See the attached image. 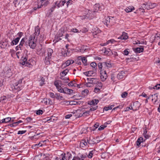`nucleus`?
I'll return each mask as SVG.
<instances>
[{"label": "nucleus", "instance_id": "de8ad7c7", "mask_svg": "<svg viewBox=\"0 0 160 160\" xmlns=\"http://www.w3.org/2000/svg\"><path fill=\"white\" fill-rule=\"evenodd\" d=\"M87 156L88 155L83 154L81 155L79 157L80 158L81 160H84Z\"/></svg>", "mask_w": 160, "mask_h": 160}, {"label": "nucleus", "instance_id": "c9c22d12", "mask_svg": "<svg viewBox=\"0 0 160 160\" xmlns=\"http://www.w3.org/2000/svg\"><path fill=\"white\" fill-rule=\"evenodd\" d=\"M68 71H69V70L68 69H66L65 70L63 71L62 72L60 73V75L61 76H62V75H63V76H64L67 74V73H68Z\"/></svg>", "mask_w": 160, "mask_h": 160}, {"label": "nucleus", "instance_id": "9b49d317", "mask_svg": "<svg viewBox=\"0 0 160 160\" xmlns=\"http://www.w3.org/2000/svg\"><path fill=\"white\" fill-rule=\"evenodd\" d=\"M4 72V75L6 77H9L12 75L11 69L8 67L5 68Z\"/></svg>", "mask_w": 160, "mask_h": 160}, {"label": "nucleus", "instance_id": "412c9836", "mask_svg": "<svg viewBox=\"0 0 160 160\" xmlns=\"http://www.w3.org/2000/svg\"><path fill=\"white\" fill-rule=\"evenodd\" d=\"M60 78L62 80V82L63 83H67L68 82V81H69V79L68 78L65 77L63 76V75L61 76Z\"/></svg>", "mask_w": 160, "mask_h": 160}, {"label": "nucleus", "instance_id": "864d4df0", "mask_svg": "<svg viewBox=\"0 0 160 160\" xmlns=\"http://www.w3.org/2000/svg\"><path fill=\"white\" fill-rule=\"evenodd\" d=\"M49 95L50 97L52 98H55V94H54L53 93L50 92H49Z\"/></svg>", "mask_w": 160, "mask_h": 160}, {"label": "nucleus", "instance_id": "4c0bfd02", "mask_svg": "<svg viewBox=\"0 0 160 160\" xmlns=\"http://www.w3.org/2000/svg\"><path fill=\"white\" fill-rule=\"evenodd\" d=\"M19 1L18 0H15L14 2L15 6L16 7H19Z\"/></svg>", "mask_w": 160, "mask_h": 160}, {"label": "nucleus", "instance_id": "13d9d810", "mask_svg": "<svg viewBox=\"0 0 160 160\" xmlns=\"http://www.w3.org/2000/svg\"><path fill=\"white\" fill-rule=\"evenodd\" d=\"M93 151H90L88 155V157L89 158H91L92 157V155H93Z\"/></svg>", "mask_w": 160, "mask_h": 160}, {"label": "nucleus", "instance_id": "e433bc0d", "mask_svg": "<svg viewBox=\"0 0 160 160\" xmlns=\"http://www.w3.org/2000/svg\"><path fill=\"white\" fill-rule=\"evenodd\" d=\"M69 46V45L68 44H67L66 45V49H67V51L66 53H65L63 54V55L64 57L68 56L69 55V52H68V48Z\"/></svg>", "mask_w": 160, "mask_h": 160}, {"label": "nucleus", "instance_id": "69168bd1", "mask_svg": "<svg viewBox=\"0 0 160 160\" xmlns=\"http://www.w3.org/2000/svg\"><path fill=\"white\" fill-rule=\"evenodd\" d=\"M65 155L66 154L65 153H62L61 154V156L62 157V160H65L66 159Z\"/></svg>", "mask_w": 160, "mask_h": 160}, {"label": "nucleus", "instance_id": "4468645a", "mask_svg": "<svg viewBox=\"0 0 160 160\" xmlns=\"http://www.w3.org/2000/svg\"><path fill=\"white\" fill-rule=\"evenodd\" d=\"M88 82L91 84H96L98 82V79L95 78H88Z\"/></svg>", "mask_w": 160, "mask_h": 160}, {"label": "nucleus", "instance_id": "8fccbe9b", "mask_svg": "<svg viewBox=\"0 0 160 160\" xmlns=\"http://www.w3.org/2000/svg\"><path fill=\"white\" fill-rule=\"evenodd\" d=\"M112 109L111 107L110 106H108L107 107H104L103 109L105 111H108L109 110H110Z\"/></svg>", "mask_w": 160, "mask_h": 160}, {"label": "nucleus", "instance_id": "5fc2aeb1", "mask_svg": "<svg viewBox=\"0 0 160 160\" xmlns=\"http://www.w3.org/2000/svg\"><path fill=\"white\" fill-rule=\"evenodd\" d=\"M100 88L96 87L95 88L94 91L95 93L98 92L100 91Z\"/></svg>", "mask_w": 160, "mask_h": 160}, {"label": "nucleus", "instance_id": "0eeeda50", "mask_svg": "<svg viewBox=\"0 0 160 160\" xmlns=\"http://www.w3.org/2000/svg\"><path fill=\"white\" fill-rule=\"evenodd\" d=\"M53 53V51L52 49L48 48L47 50L48 56H46L45 61V62L46 64L48 65L50 64V59L51 58L52 55Z\"/></svg>", "mask_w": 160, "mask_h": 160}, {"label": "nucleus", "instance_id": "39448f33", "mask_svg": "<svg viewBox=\"0 0 160 160\" xmlns=\"http://www.w3.org/2000/svg\"><path fill=\"white\" fill-rule=\"evenodd\" d=\"M115 19L113 17H107L105 18L104 20L103 21V22L108 27L110 28L115 23Z\"/></svg>", "mask_w": 160, "mask_h": 160}, {"label": "nucleus", "instance_id": "c03bdc74", "mask_svg": "<svg viewBox=\"0 0 160 160\" xmlns=\"http://www.w3.org/2000/svg\"><path fill=\"white\" fill-rule=\"evenodd\" d=\"M156 4L153 3H149V7H150V9H152L154 8L156 6Z\"/></svg>", "mask_w": 160, "mask_h": 160}, {"label": "nucleus", "instance_id": "c85d7f7f", "mask_svg": "<svg viewBox=\"0 0 160 160\" xmlns=\"http://www.w3.org/2000/svg\"><path fill=\"white\" fill-rule=\"evenodd\" d=\"M134 9V7L131 6H129L126 8V9H125V10L127 12H131L132 10H133Z\"/></svg>", "mask_w": 160, "mask_h": 160}, {"label": "nucleus", "instance_id": "a18cd8bd", "mask_svg": "<svg viewBox=\"0 0 160 160\" xmlns=\"http://www.w3.org/2000/svg\"><path fill=\"white\" fill-rule=\"evenodd\" d=\"M128 95V93L126 92H123L121 94V97L122 98H125Z\"/></svg>", "mask_w": 160, "mask_h": 160}, {"label": "nucleus", "instance_id": "603ef678", "mask_svg": "<svg viewBox=\"0 0 160 160\" xmlns=\"http://www.w3.org/2000/svg\"><path fill=\"white\" fill-rule=\"evenodd\" d=\"M98 107V106H97L92 107V108H90V111H94V110L97 109Z\"/></svg>", "mask_w": 160, "mask_h": 160}, {"label": "nucleus", "instance_id": "4be33fe9", "mask_svg": "<svg viewBox=\"0 0 160 160\" xmlns=\"http://www.w3.org/2000/svg\"><path fill=\"white\" fill-rule=\"evenodd\" d=\"M133 51L136 53H140L142 52L143 51V48H133Z\"/></svg>", "mask_w": 160, "mask_h": 160}, {"label": "nucleus", "instance_id": "393cba45", "mask_svg": "<svg viewBox=\"0 0 160 160\" xmlns=\"http://www.w3.org/2000/svg\"><path fill=\"white\" fill-rule=\"evenodd\" d=\"M19 40V38H15L11 42V45H13L17 44Z\"/></svg>", "mask_w": 160, "mask_h": 160}, {"label": "nucleus", "instance_id": "052dcab7", "mask_svg": "<svg viewBox=\"0 0 160 160\" xmlns=\"http://www.w3.org/2000/svg\"><path fill=\"white\" fill-rule=\"evenodd\" d=\"M71 31L72 32H80V31H79L76 28H73L72 29Z\"/></svg>", "mask_w": 160, "mask_h": 160}, {"label": "nucleus", "instance_id": "58836bf2", "mask_svg": "<svg viewBox=\"0 0 160 160\" xmlns=\"http://www.w3.org/2000/svg\"><path fill=\"white\" fill-rule=\"evenodd\" d=\"M48 100H47V102H46V104H50L52 105L53 103V102L51 100L50 98H47Z\"/></svg>", "mask_w": 160, "mask_h": 160}, {"label": "nucleus", "instance_id": "a878e982", "mask_svg": "<svg viewBox=\"0 0 160 160\" xmlns=\"http://www.w3.org/2000/svg\"><path fill=\"white\" fill-rule=\"evenodd\" d=\"M152 101H153L154 102H156L158 99L157 94H154L152 95Z\"/></svg>", "mask_w": 160, "mask_h": 160}, {"label": "nucleus", "instance_id": "473e14b6", "mask_svg": "<svg viewBox=\"0 0 160 160\" xmlns=\"http://www.w3.org/2000/svg\"><path fill=\"white\" fill-rule=\"evenodd\" d=\"M89 92V91L88 89H85L82 91V94L84 96L87 95Z\"/></svg>", "mask_w": 160, "mask_h": 160}, {"label": "nucleus", "instance_id": "680f3d73", "mask_svg": "<svg viewBox=\"0 0 160 160\" xmlns=\"http://www.w3.org/2000/svg\"><path fill=\"white\" fill-rule=\"evenodd\" d=\"M72 1L71 0H69L67 2V7L68 5H71L72 4Z\"/></svg>", "mask_w": 160, "mask_h": 160}, {"label": "nucleus", "instance_id": "cd10ccee", "mask_svg": "<svg viewBox=\"0 0 160 160\" xmlns=\"http://www.w3.org/2000/svg\"><path fill=\"white\" fill-rule=\"evenodd\" d=\"M144 141L143 140V138L141 137L139 138L137 140L136 142V144L137 146H139L142 142Z\"/></svg>", "mask_w": 160, "mask_h": 160}, {"label": "nucleus", "instance_id": "79ce46f5", "mask_svg": "<svg viewBox=\"0 0 160 160\" xmlns=\"http://www.w3.org/2000/svg\"><path fill=\"white\" fill-rule=\"evenodd\" d=\"M91 66L93 68H95V70H96V67L97 66V64L95 62H92L90 64Z\"/></svg>", "mask_w": 160, "mask_h": 160}, {"label": "nucleus", "instance_id": "338daca9", "mask_svg": "<svg viewBox=\"0 0 160 160\" xmlns=\"http://www.w3.org/2000/svg\"><path fill=\"white\" fill-rule=\"evenodd\" d=\"M123 52V54L125 55H128L129 53V52L126 49Z\"/></svg>", "mask_w": 160, "mask_h": 160}, {"label": "nucleus", "instance_id": "f3484780", "mask_svg": "<svg viewBox=\"0 0 160 160\" xmlns=\"http://www.w3.org/2000/svg\"><path fill=\"white\" fill-rule=\"evenodd\" d=\"M125 72L124 71H122L118 74L117 75V78L119 79H122L125 76Z\"/></svg>", "mask_w": 160, "mask_h": 160}, {"label": "nucleus", "instance_id": "423d86ee", "mask_svg": "<svg viewBox=\"0 0 160 160\" xmlns=\"http://www.w3.org/2000/svg\"><path fill=\"white\" fill-rule=\"evenodd\" d=\"M54 85L56 86L58 91L60 93H65L63 88L61 87L62 85V82L60 80L55 81L54 82Z\"/></svg>", "mask_w": 160, "mask_h": 160}, {"label": "nucleus", "instance_id": "f257e3e1", "mask_svg": "<svg viewBox=\"0 0 160 160\" xmlns=\"http://www.w3.org/2000/svg\"><path fill=\"white\" fill-rule=\"evenodd\" d=\"M98 67L100 73V77L102 81H105L108 77L106 73L107 70L112 67L111 63L108 62H99L98 64Z\"/></svg>", "mask_w": 160, "mask_h": 160}, {"label": "nucleus", "instance_id": "2eb2a0df", "mask_svg": "<svg viewBox=\"0 0 160 160\" xmlns=\"http://www.w3.org/2000/svg\"><path fill=\"white\" fill-rule=\"evenodd\" d=\"M92 32L93 35H96L98 33L101 32V30L97 27H93Z\"/></svg>", "mask_w": 160, "mask_h": 160}, {"label": "nucleus", "instance_id": "f704fd0d", "mask_svg": "<svg viewBox=\"0 0 160 160\" xmlns=\"http://www.w3.org/2000/svg\"><path fill=\"white\" fill-rule=\"evenodd\" d=\"M88 140L87 139V141L85 140H82L80 144L81 145H84L85 146H86L88 145Z\"/></svg>", "mask_w": 160, "mask_h": 160}, {"label": "nucleus", "instance_id": "6ab92c4d", "mask_svg": "<svg viewBox=\"0 0 160 160\" xmlns=\"http://www.w3.org/2000/svg\"><path fill=\"white\" fill-rule=\"evenodd\" d=\"M98 142V141H96V139L95 138H93L92 139L90 138L88 140V143L89 144H94L95 143H97Z\"/></svg>", "mask_w": 160, "mask_h": 160}, {"label": "nucleus", "instance_id": "9d476101", "mask_svg": "<svg viewBox=\"0 0 160 160\" xmlns=\"http://www.w3.org/2000/svg\"><path fill=\"white\" fill-rule=\"evenodd\" d=\"M22 79H20L18 82V83H15L14 87L15 89L19 91L21 89L22 86L21 85L22 83Z\"/></svg>", "mask_w": 160, "mask_h": 160}, {"label": "nucleus", "instance_id": "bb28decb", "mask_svg": "<svg viewBox=\"0 0 160 160\" xmlns=\"http://www.w3.org/2000/svg\"><path fill=\"white\" fill-rule=\"evenodd\" d=\"M56 7V6H55V5H54L48 11V13H47V14H48V16H49L51 15L52 13L54 10V9Z\"/></svg>", "mask_w": 160, "mask_h": 160}, {"label": "nucleus", "instance_id": "aec40b11", "mask_svg": "<svg viewBox=\"0 0 160 160\" xmlns=\"http://www.w3.org/2000/svg\"><path fill=\"white\" fill-rule=\"evenodd\" d=\"M40 33V30L38 26H37L35 28V32L34 33V35L32 36H35L36 37V36L38 35Z\"/></svg>", "mask_w": 160, "mask_h": 160}, {"label": "nucleus", "instance_id": "a19ab883", "mask_svg": "<svg viewBox=\"0 0 160 160\" xmlns=\"http://www.w3.org/2000/svg\"><path fill=\"white\" fill-rule=\"evenodd\" d=\"M22 121L19 120L17 122L13 123L12 124V125H11V126H16L19 123H22Z\"/></svg>", "mask_w": 160, "mask_h": 160}, {"label": "nucleus", "instance_id": "e2e57ef3", "mask_svg": "<svg viewBox=\"0 0 160 160\" xmlns=\"http://www.w3.org/2000/svg\"><path fill=\"white\" fill-rule=\"evenodd\" d=\"M85 86L87 87H91L92 86V84H91L89 82H86L85 84Z\"/></svg>", "mask_w": 160, "mask_h": 160}, {"label": "nucleus", "instance_id": "72a5a7b5", "mask_svg": "<svg viewBox=\"0 0 160 160\" xmlns=\"http://www.w3.org/2000/svg\"><path fill=\"white\" fill-rule=\"evenodd\" d=\"M84 74L88 76H90L93 74V72L91 71L86 72H84Z\"/></svg>", "mask_w": 160, "mask_h": 160}, {"label": "nucleus", "instance_id": "2f4dec72", "mask_svg": "<svg viewBox=\"0 0 160 160\" xmlns=\"http://www.w3.org/2000/svg\"><path fill=\"white\" fill-rule=\"evenodd\" d=\"M96 84H97L96 86L97 87L101 89L102 87V83L100 82L98 79V82Z\"/></svg>", "mask_w": 160, "mask_h": 160}, {"label": "nucleus", "instance_id": "a211bd4d", "mask_svg": "<svg viewBox=\"0 0 160 160\" xmlns=\"http://www.w3.org/2000/svg\"><path fill=\"white\" fill-rule=\"evenodd\" d=\"M99 101L98 100L96 99H92L91 101H89L88 104L91 105H95V104H97L98 102Z\"/></svg>", "mask_w": 160, "mask_h": 160}, {"label": "nucleus", "instance_id": "dca6fc26", "mask_svg": "<svg viewBox=\"0 0 160 160\" xmlns=\"http://www.w3.org/2000/svg\"><path fill=\"white\" fill-rule=\"evenodd\" d=\"M128 38L127 35V34L125 32H123L122 35L120 36L118 38V39H127Z\"/></svg>", "mask_w": 160, "mask_h": 160}, {"label": "nucleus", "instance_id": "49530a36", "mask_svg": "<svg viewBox=\"0 0 160 160\" xmlns=\"http://www.w3.org/2000/svg\"><path fill=\"white\" fill-rule=\"evenodd\" d=\"M22 52H18L16 53V55L18 58H19L21 56H22Z\"/></svg>", "mask_w": 160, "mask_h": 160}, {"label": "nucleus", "instance_id": "c756f323", "mask_svg": "<svg viewBox=\"0 0 160 160\" xmlns=\"http://www.w3.org/2000/svg\"><path fill=\"white\" fill-rule=\"evenodd\" d=\"M63 89L64 90L65 92H66L65 93H64L69 94L72 92L73 91V90L68 89L67 88H64Z\"/></svg>", "mask_w": 160, "mask_h": 160}, {"label": "nucleus", "instance_id": "6e6552de", "mask_svg": "<svg viewBox=\"0 0 160 160\" xmlns=\"http://www.w3.org/2000/svg\"><path fill=\"white\" fill-rule=\"evenodd\" d=\"M64 33V31L62 29L59 30L57 34V35L55 37V40L56 42H57L59 40H61L60 37H62Z\"/></svg>", "mask_w": 160, "mask_h": 160}, {"label": "nucleus", "instance_id": "4d7b16f0", "mask_svg": "<svg viewBox=\"0 0 160 160\" xmlns=\"http://www.w3.org/2000/svg\"><path fill=\"white\" fill-rule=\"evenodd\" d=\"M26 130L25 131H18V134H22L25 133L26 132Z\"/></svg>", "mask_w": 160, "mask_h": 160}, {"label": "nucleus", "instance_id": "20e7f679", "mask_svg": "<svg viewBox=\"0 0 160 160\" xmlns=\"http://www.w3.org/2000/svg\"><path fill=\"white\" fill-rule=\"evenodd\" d=\"M37 38L35 36H31L28 41V44L32 49H34L36 46Z\"/></svg>", "mask_w": 160, "mask_h": 160}, {"label": "nucleus", "instance_id": "7c9ffc66", "mask_svg": "<svg viewBox=\"0 0 160 160\" xmlns=\"http://www.w3.org/2000/svg\"><path fill=\"white\" fill-rule=\"evenodd\" d=\"M102 51L104 52L105 54H108L111 51V50L110 49H107L106 48H104L102 49Z\"/></svg>", "mask_w": 160, "mask_h": 160}, {"label": "nucleus", "instance_id": "5701e85b", "mask_svg": "<svg viewBox=\"0 0 160 160\" xmlns=\"http://www.w3.org/2000/svg\"><path fill=\"white\" fill-rule=\"evenodd\" d=\"M55 98L58 100H64V98L61 96L60 94L59 93H55Z\"/></svg>", "mask_w": 160, "mask_h": 160}, {"label": "nucleus", "instance_id": "0e129e2a", "mask_svg": "<svg viewBox=\"0 0 160 160\" xmlns=\"http://www.w3.org/2000/svg\"><path fill=\"white\" fill-rule=\"evenodd\" d=\"M6 99V97L5 96H3V97H1L0 98V102L1 101H4Z\"/></svg>", "mask_w": 160, "mask_h": 160}, {"label": "nucleus", "instance_id": "7ed1b4c3", "mask_svg": "<svg viewBox=\"0 0 160 160\" xmlns=\"http://www.w3.org/2000/svg\"><path fill=\"white\" fill-rule=\"evenodd\" d=\"M27 39L26 37L23 38L21 40L19 44L16 47V49L17 50H18L19 49L22 50L25 49V48L28 46L27 43Z\"/></svg>", "mask_w": 160, "mask_h": 160}, {"label": "nucleus", "instance_id": "f8f14e48", "mask_svg": "<svg viewBox=\"0 0 160 160\" xmlns=\"http://www.w3.org/2000/svg\"><path fill=\"white\" fill-rule=\"evenodd\" d=\"M74 62V61L73 60H68L65 63L62 64L61 68H64L70 64L73 63Z\"/></svg>", "mask_w": 160, "mask_h": 160}, {"label": "nucleus", "instance_id": "774afa93", "mask_svg": "<svg viewBox=\"0 0 160 160\" xmlns=\"http://www.w3.org/2000/svg\"><path fill=\"white\" fill-rule=\"evenodd\" d=\"M23 35V33L22 32H19L18 34V37L17 38H19V39H20V38Z\"/></svg>", "mask_w": 160, "mask_h": 160}, {"label": "nucleus", "instance_id": "ea45409f", "mask_svg": "<svg viewBox=\"0 0 160 160\" xmlns=\"http://www.w3.org/2000/svg\"><path fill=\"white\" fill-rule=\"evenodd\" d=\"M147 131H144V132L143 133V135L144 137L145 138V139H144V141H145V139L148 138L149 137V135H148L147 134Z\"/></svg>", "mask_w": 160, "mask_h": 160}, {"label": "nucleus", "instance_id": "f03ea898", "mask_svg": "<svg viewBox=\"0 0 160 160\" xmlns=\"http://www.w3.org/2000/svg\"><path fill=\"white\" fill-rule=\"evenodd\" d=\"M100 9L99 5L98 4H95L94 6V11L92 12L91 11L89 10L88 11L89 14L88 13L86 16H84V18L83 17L82 18H81V19H85L87 18L89 19H91L93 18L95 12L99 10Z\"/></svg>", "mask_w": 160, "mask_h": 160}, {"label": "nucleus", "instance_id": "1a4fd4ad", "mask_svg": "<svg viewBox=\"0 0 160 160\" xmlns=\"http://www.w3.org/2000/svg\"><path fill=\"white\" fill-rule=\"evenodd\" d=\"M27 58L26 55L25 56H22L19 63L23 65H25L26 66H28L30 64L29 62H27Z\"/></svg>", "mask_w": 160, "mask_h": 160}, {"label": "nucleus", "instance_id": "37998d69", "mask_svg": "<svg viewBox=\"0 0 160 160\" xmlns=\"http://www.w3.org/2000/svg\"><path fill=\"white\" fill-rule=\"evenodd\" d=\"M107 127L106 125L105 124H104V125H102L99 128H98L99 130H102L104 129V128Z\"/></svg>", "mask_w": 160, "mask_h": 160}, {"label": "nucleus", "instance_id": "6e6d98bb", "mask_svg": "<svg viewBox=\"0 0 160 160\" xmlns=\"http://www.w3.org/2000/svg\"><path fill=\"white\" fill-rule=\"evenodd\" d=\"M43 113V111L41 110H38L36 112V114L37 115L42 114Z\"/></svg>", "mask_w": 160, "mask_h": 160}, {"label": "nucleus", "instance_id": "ddd939ff", "mask_svg": "<svg viewBox=\"0 0 160 160\" xmlns=\"http://www.w3.org/2000/svg\"><path fill=\"white\" fill-rule=\"evenodd\" d=\"M66 1H56L55 3V6H57L58 8H60V7L64 5V3L66 2Z\"/></svg>", "mask_w": 160, "mask_h": 160}, {"label": "nucleus", "instance_id": "09e8293b", "mask_svg": "<svg viewBox=\"0 0 160 160\" xmlns=\"http://www.w3.org/2000/svg\"><path fill=\"white\" fill-rule=\"evenodd\" d=\"M153 88L154 89H158L160 88V84H157L153 87Z\"/></svg>", "mask_w": 160, "mask_h": 160}, {"label": "nucleus", "instance_id": "b1692460", "mask_svg": "<svg viewBox=\"0 0 160 160\" xmlns=\"http://www.w3.org/2000/svg\"><path fill=\"white\" fill-rule=\"evenodd\" d=\"M78 59H81L83 63L85 65H87V59L86 58L84 57L79 56L78 57Z\"/></svg>", "mask_w": 160, "mask_h": 160}, {"label": "nucleus", "instance_id": "bf43d9fd", "mask_svg": "<svg viewBox=\"0 0 160 160\" xmlns=\"http://www.w3.org/2000/svg\"><path fill=\"white\" fill-rule=\"evenodd\" d=\"M5 123L8 122L11 120V118L8 117L5 118Z\"/></svg>", "mask_w": 160, "mask_h": 160}, {"label": "nucleus", "instance_id": "3c124183", "mask_svg": "<svg viewBox=\"0 0 160 160\" xmlns=\"http://www.w3.org/2000/svg\"><path fill=\"white\" fill-rule=\"evenodd\" d=\"M88 30L85 28H83L82 30H80V32H85L88 31Z\"/></svg>", "mask_w": 160, "mask_h": 160}]
</instances>
